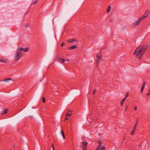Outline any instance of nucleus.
Returning a JSON list of instances; mask_svg holds the SVG:
<instances>
[{"label": "nucleus", "mask_w": 150, "mask_h": 150, "mask_svg": "<svg viewBox=\"0 0 150 150\" xmlns=\"http://www.w3.org/2000/svg\"><path fill=\"white\" fill-rule=\"evenodd\" d=\"M105 147L104 146H102L101 150H105Z\"/></svg>", "instance_id": "23"}, {"label": "nucleus", "mask_w": 150, "mask_h": 150, "mask_svg": "<svg viewBox=\"0 0 150 150\" xmlns=\"http://www.w3.org/2000/svg\"><path fill=\"white\" fill-rule=\"evenodd\" d=\"M145 18L144 17H143V16H142L141 18H140L139 20V21H142L143 20H144Z\"/></svg>", "instance_id": "20"}, {"label": "nucleus", "mask_w": 150, "mask_h": 150, "mask_svg": "<svg viewBox=\"0 0 150 150\" xmlns=\"http://www.w3.org/2000/svg\"><path fill=\"white\" fill-rule=\"evenodd\" d=\"M73 40H74V41H76V42H78V40H77V39H73Z\"/></svg>", "instance_id": "35"}, {"label": "nucleus", "mask_w": 150, "mask_h": 150, "mask_svg": "<svg viewBox=\"0 0 150 150\" xmlns=\"http://www.w3.org/2000/svg\"><path fill=\"white\" fill-rule=\"evenodd\" d=\"M112 20H110V22L112 21Z\"/></svg>", "instance_id": "42"}, {"label": "nucleus", "mask_w": 150, "mask_h": 150, "mask_svg": "<svg viewBox=\"0 0 150 150\" xmlns=\"http://www.w3.org/2000/svg\"><path fill=\"white\" fill-rule=\"evenodd\" d=\"M66 61H69V60L68 59H67V60H66Z\"/></svg>", "instance_id": "38"}, {"label": "nucleus", "mask_w": 150, "mask_h": 150, "mask_svg": "<svg viewBox=\"0 0 150 150\" xmlns=\"http://www.w3.org/2000/svg\"><path fill=\"white\" fill-rule=\"evenodd\" d=\"M29 48L28 47H26L25 48H23L22 47H19L18 50H20V51H22L24 52H27L29 50Z\"/></svg>", "instance_id": "4"}, {"label": "nucleus", "mask_w": 150, "mask_h": 150, "mask_svg": "<svg viewBox=\"0 0 150 150\" xmlns=\"http://www.w3.org/2000/svg\"><path fill=\"white\" fill-rule=\"evenodd\" d=\"M38 0H36L35 1H33L31 3L32 5H34L37 2Z\"/></svg>", "instance_id": "19"}, {"label": "nucleus", "mask_w": 150, "mask_h": 150, "mask_svg": "<svg viewBox=\"0 0 150 150\" xmlns=\"http://www.w3.org/2000/svg\"><path fill=\"white\" fill-rule=\"evenodd\" d=\"M8 110L7 109H4L2 113V115H4L7 112Z\"/></svg>", "instance_id": "14"}, {"label": "nucleus", "mask_w": 150, "mask_h": 150, "mask_svg": "<svg viewBox=\"0 0 150 150\" xmlns=\"http://www.w3.org/2000/svg\"><path fill=\"white\" fill-rule=\"evenodd\" d=\"M42 100L43 103H45L46 101L45 98H43Z\"/></svg>", "instance_id": "25"}, {"label": "nucleus", "mask_w": 150, "mask_h": 150, "mask_svg": "<svg viewBox=\"0 0 150 150\" xmlns=\"http://www.w3.org/2000/svg\"><path fill=\"white\" fill-rule=\"evenodd\" d=\"M61 134H62V136L64 138V139H65V136L64 134V131L63 130H62L61 131Z\"/></svg>", "instance_id": "16"}, {"label": "nucleus", "mask_w": 150, "mask_h": 150, "mask_svg": "<svg viewBox=\"0 0 150 150\" xmlns=\"http://www.w3.org/2000/svg\"><path fill=\"white\" fill-rule=\"evenodd\" d=\"M101 142H100V141H98V146H97V148L95 149V150H100V147L101 146Z\"/></svg>", "instance_id": "7"}, {"label": "nucleus", "mask_w": 150, "mask_h": 150, "mask_svg": "<svg viewBox=\"0 0 150 150\" xmlns=\"http://www.w3.org/2000/svg\"><path fill=\"white\" fill-rule=\"evenodd\" d=\"M29 26V24H26L25 25V27L26 28H28Z\"/></svg>", "instance_id": "30"}, {"label": "nucleus", "mask_w": 150, "mask_h": 150, "mask_svg": "<svg viewBox=\"0 0 150 150\" xmlns=\"http://www.w3.org/2000/svg\"><path fill=\"white\" fill-rule=\"evenodd\" d=\"M97 60L96 62V63L98 64L100 61L102 59L101 54V53H99L97 54L96 56Z\"/></svg>", "instance_id": "3"}, {"label": "nucleus", "mask_w": 150, "mask_h": 150, "mask_svg": "<svg viewBox=\"0 0 150 150\" xmlns=\"http://www.w3.org/2000/svg\"><path fill=\"white\" fill-rule=\"evenodd\" d=\"M128 96H129V95H128V92H127V93H126V96H125V97H126V98L127 97H128Z\"/></svg>", "instance_id": "33"}, {"label": "nucleus", "mask_w": 150, "mask_h": 150, "mask_svg": "<svg viewBox=\"0 0 150 150\" xmlns=\"http://www.w3.org/2000/svg\"><path fill=\"white\" fill-rule=\"evenodd\" d=\"M72 114H67L66 115V118L65 119V120H68L69 117H70L72 115Z\"/></svg>", "instance_id": "10"}, {"label": "nucleus", "mask_w": 150, "mask_h": 150, "mask_svg": "<svg viewBox=\"0 0 150 150\" xmlns=\"http://www.w3.org/2000/svg\"><path fill=\"white\" fill-rule=\"evenodd\" d=\"M126 99V97H125L121 101H122L124 103V102L125 101V100Z\"/></svg>", "instance_id": "26"}, {"label": "nucleus", "mask_w": 150, "mask_h": 150, "mask_svg": "<svg viewBox=\"0 0 150 150\" xmlns=\"http://www.w3.org/2000/svg\"><path fill=\"white\" fill-rule=\"evenodd\" d=\"M138 120H137V122H136L135 124V125L134 127H136L138 124Z\"/></svg>", "instance_id": "27"}, {"label": "nucleus", "mask_w": 150, "mask_h": 150, "mask_svg": "<svg viewBox=\"0 0 150 150\" xmlns=\"http://www.w3.org/2000/svg\"><path fill=\"white\" fill-rule=\"evenodd\" d=\"M52 148L53 149V150H54V147L53 146V144H52Z\"/></svg>", "instance_id": "36"}, {"label": "nucleus", "mask_w": 150, "mask_h": 150, "mask_svg": "<svg viewBox=\"0 0 150 150\" xmlns=\"http://www.w3.org/2000/svg\"><path fill=\"white\" fill-rule=\"evenodd\" d=\"M74 41V40L73 39H70L68 40L67 42L69 43H71Z\"/></svg>", "instance_id": "18"}, {"label": "nucleus", "mask_w": 150, "mask_h": 150, "mask_svg": "<svg viewBox=\"0 0 150 150\" xmlns=\"http://www.w3.org/2000/svg\"><path fill=\"white\" fill-rule=\"evenodd\" d=\"M150 95V92H149L148 93L146 94V95H147V96H149Z\"/></svg>", "instance_id": "37"}, {"label": "nucleus", "mask_w": 150, "mask_h": 150, "mask_svg": "<svg viewBox=\"0 0 150 150\" xmlns=\"http://www.w3.org/2000/svg\"><path fill=\"white\" fill-rule=\"evenodd\" d=\"M22 56L21 52L20 51V50H17L16 51V54L15 56V61L17 62Z\"/></svg>", "instance_id": "2"}, {"label": "nucleus", "mask_w": 150, "mask_h": 150, "mask_svg": "<svg viewBox=\"0 0 150 150\" xmlns=\"http://www.w3.org/2000/svg\"><path fill=\"white\" fill-rule=\"evenodd\" d=\"M111 8V7L110 6H108L107 10L106 11L107 13L109 12L110 11Z\"/></svg>", "instance_id": "17"}, {"label": "nucleus", "mask_w": 150, "mask_h": 150, "mask_svg": "<svg viewBox=\"0 0 150 150\" xmlns=\"http://www.w3.org/2000/svg\"><path fill=\"white\" fill-rule=\"evenodd\" d=\"M123 103H124V102L122 101H121V103H120V106H122Z\"/></svg>", "instance_id": "28"}, {"label": "nucleus", "mask_w": 150, "mask_h": 150, "mask_svg": "<svg viewBox=\"0 0 150 150\" xmlns=\"http://www.w3.org/2000/svg\"><path fill=\"white\" fill-rule=\"evenodd\" d=\"M58 59L60 60L62 62H64L65 61V59L63 58H58Z\"/></svg>", "instance_id": "21"}, {"label": "nucleus", "mask_w": 150, "mask_h": 150, "mask_svg": "<svg viewBox=\"0 0 150 150\" xmlns=\"http://www.w3.org/2000/svg\"><path fill=\"white\" fill-rule=\"evenodd\" d=\"M148 47L147 45H140L135 50L133 53L134 54H135L136 53H138V54L136 55V57L137 58L139 59L147 49Z\"/></svg>", "instance_id": "1"}, {"label": "nucleus", "mask_w": 150, "mask_h": 150, "mask_svg": "<svg viewBox=\"0 0 150 150\" xmlns=\"http://www.w3.org/2000/svg\"><path fill=\"white\" fill-rule=\"evenodd\" d=\"M15 147V145H14V147Z\"/></svg>", "instance_id": "41"}, {"label": "nucleus", "mask_w": 150, "mask_h": 150, "mask_svg": "<svg viewBox=\"0 0 150 150\" xmlns=\"http://www.w3.org/2000/svg\"><path fill=\"white\" fill-rule=\"evenodd\" d=\"M52 39L51 38H50V39L51 42H56V38L55 36V35H52Z\"/></svg>", "instance_id": "8"}, {"label": "nucleus", "mask_w": 150, "mask_h": 150, "mask_svg": "<svg viewBox=\"0 0 150 150\" xmlns=\"http://www.w3.org/2000/svg\"><path fill=\"white\" fill-rule=\"evenodd\" d=\"M137 106H135L134 108V110H137Z\"/></svg>", "instance_id": "34"}, {"label": "nucleus", "mask_w": 150, "mask_h": 150, "mask_svg": "<svg viewBox=\"0 0 150 150\" xmlns=\"http://www.w3.org/2000/svg\"><path fill=\"white\" fill-rule=\"evenodd\" d=\"M64 45H65V43L64 42H62V43L61 45L62 47H63Z\"/></svg>", "instance_id": "31"}, {"label": "nucleus", "mask_w": 150, "mask_h": 150, "mask_svg": "<svg viewBox=\"0 0 150 150\" xmlns=\"http://www.w3.org/2000/svg\"><path fill=\"white\" fill-rule=\"evenodd\" d=\"M77 47V46L76 45H73L68 48V49L69 50H72L73 49L76 48Z\"/></svg>", "instance_id": "13"}, {"label": "nucleus", "mask_w": 150, "mask_h": 150, "mask_svg": "<svg viewBox=\"0 0 150 150\" xmlns=\"http://www.w3.org/2000/svg\"><path fill=\"white\" fill-rule=\"evenodd\" d=\"M129 106L128 105H126V107L125 108V111H127V108H129Z\"/></svg>", "instance_id": "24"}, {"label": "nucleus", "mask_w": 150, "mask_h": 150, "mask_svg": "<svg viewBox=\"0 0 150 150\" xmlns=\"http://www.w3.org/2000/svg\"><path fill=\"white\" fill-rule=\"evenodd\" d=\"M149 14V12L148 11H145V13H144V15L143 16L145 18H146L148 16Z\"/></svg>", "instance_id": "12"}, {"label": "nucleus", "mask_w": 150, "mask_h": 150, "mask_svg": "<svg viewBox=\"0 0 150 150\" xmlns=\"http://www.w3.org/2000/svg\"><path fill=\"white\" fill-rule=\"evenodd\" d=\"M83 149V150H86V149Z\"/></svg>", "instance_id": "40"}, {"label": "nucleus", "mask_w": 150, "mask_h": 150, "mask_svg": "<svg viewBox=\"0 0 150 150\" xmlns=\"http://www.w3.org/2000/svg\"><path fill=\"white\" fill-rule=\"evenodd\" d=\"M136 127H134V128L133 129L132 131V132L131 133V134L132 135L133 134H134V132H135V130H136Z\"/></svg>", "instance_id": "15"}, {"label": "nucleus", "mask_w": 150, "mask_h": 150, "mask_svg": "<svg viewBox=\"0 0 150 150\" xmlns=\"http://www.w3.org/2000/svg\"><path fill=\"white\" fill-rule=\"evenodd\" d=\"M0 62L4 63H7L8 61L7 59H0Z\"/></svg>", "instance_id": "11"}, {"label": "nucleus", "mask_w": 150, "mask_h": 150, "mask_svg": "<svg viewBox=\"0 0 150 150\" xmlns=\"http://www.w3.org/2000/svg\"><path fill=\"white\" fill-rule=\"evenodd\" d=\"M82 149H86L87 147V145L88 144V142H82Z\"/></svg>", "instance_id": "5"}, {"label": "nucleus", "mask_w": 150, "mask_h": 150, "mask_svg": "<svg viewBox=\"0 0 150 150\" xmlns=\"http://www.w3.org/2000/svg\"><path fill=\"white\" fill-rule=\"evenodd\" d=\"M123 103H124V102L122 101H121V103H120V106H122Z\"/></svg>", "instance_id": "29"}, {"label": "nucleus", "mask_w": 150, "mask_h": 150, "mask_svg": "<svg viewBox=\"0 0 150 150\" xmlns=\"http://www.w3.org/2000/svg\"><path fill=\"white\" fill-rule=\"evenodd\" d=\"M96 90L95 89L93 90V94H95V93L96 92Z\"/></svg>", "instance_id": "32"}, {"label": "nucleus", "mask_w": 150, "mask_h": 150, "mask_svg": "<svg viewBox=\"0 0 150 150\" xmlns=\"http://www.w3.org/2000/svg\"><path fill=\"white\" fill-rule=\"evenodd\" d=\"M8 80L13 81L12 79H11V78H7V79H5L4 80V81H6Z\"/></svg>", "instance_id": "22"}, {"label": "nucleus", "mask_w": 150, "mask_h": 150, "mask_svg": "<svg viewBox=\"0 0 150 150\" xmlns=\"http://www.w3.org/2000/svg\"><path fill=\"white\" fill-rule=\"evenodd\" d=\"M125 138H124V139H123V140H125Z\"/></svg>", "instance_id": "39"}, {"label": "nucleus", "mask_w": 150, "mask_h": 150, "mask_svg": "<svg viewBox=\"0 0 150 150\" xmlns=\"http://www.w3.org/2000/svg\"><path fill=\"white\" fill-rule=\"evenodd\" d=\"M139 21L138 20L137 21L134 22L132 24V26L133 27L138 25L140 23Z\"/></svg>", "instance_id": "6"}, {"label": "nucleus", "mask_w": 150, "mask_h": 150, "mask_svg": "<svg viewBox=\"0 0 150 150\" xmlns=\"http://www.w3.org/2000/svg\"><path fill=\"white\" fill-rule=\"evenodd\" d=\"M146 84V82H145V81L143 83V84L142 85V87L141 88V92H143V90L144 88V87H145Z\"/></svg>", "instance_id": "9"}]
</instances>
